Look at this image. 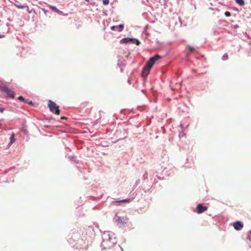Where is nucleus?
Masks as SVG:
<instances>
[{
  "label": "nucleus",
  "instance_id": "nucleus-21",
  "mask_svg": "<svg viewBox=\"0 0 251 251\" xmlns=\"http://www.w3.org/2000/svg\"><path fill=\"white\" fill-rule=\"evenodd\" d=\"M188 49L189 50L190 52L193 51L194 50L193 48H192V47H190L189 46H188Z\"/></svg>",
  "mask_w": 251,
  "mask_h": 251
},
{
  "label": "nucleus",
  "instance_id": "nucleus-23",
  "mask_svg": "<svg viewBox=\"0 0 251 251\" xmlns=\"http://www.w3.org/2000/svg\"><path fill=\"white\" fill-rule=\"evenodd\" d=\"M5 36L4 35H0V38H4Z\"/></svg>",
  "mask_w": 251,
  "mask_h": 251
},
{
  "label": "nucleus",
  "instance_id": "nucleus-22",
  "mask_svg": "<svg viewBox=\"0 0 251 251\" xmlns=\"http://www.w3.org/2000/svg\"><path fill=\"white\" fill-rule=\"evenodd\" d=\"M4 108L2 107H0V112L3 113L4 112Z\"/></svg>",
  "mask_w": 251,
  "mask_h": 251
},
{
  "label": "nucleus",
  "instance_id": "nucleus-15",
  "mask_svg": "<svg viewBox=\"0 0 251 251\" xmlns=\"http://www.w3.org/2000/svg\"><path fill=\"white\" fill-rule=\"evenodd\" d=\"M15 6L17 8H20V9H23V8H25L27 7L26 5H18V4H15Z\"/></svg>",
  "mask_w": 251,
  "mask_h": 251
},
{
  "label": "nucleus",
  "instance_id": "nucleus-14",
  "mask_svg": "<svg viewBox=\"0 0 251 251\" xmlns=\"http://www.w3.org/2000/svg\"><path fill=\"white\" fill-rule=\"evenodd\" d=\"M236 2L241 6H243L245 4L244 0H235Z\"/></svg>",
  "mask_w": 251,
  "mask_h": 251
},
{
  "label": "nucleus",
  "instance_id": "nucleus-19",
  "mask_svg": "<svg viewBox=\"0 0 251 251\" xmlns=\"http://www.w3.org/2000/svg\"><path fill=\"white\" fill-rule=\"evenodd\" d=\"M225 15L226 17H229L231 16V14L229 12H228V11H226L225 13Z\"/></svg>",
  "mask_w": 251,
  "mask_h": 251
},
{
  "label": "nucleus",
  "instance_id": "nucleus-3",
  "mask_svg": "<svg viewBox=\"0 0 251 251\" xmlns=\"http://www.w3.org/2000/svg\"><path fill=\"white\" fill-rule=\"evenodd\" d=\"M0 91L2 93H5L6 94H12L13 92L7 85L0 80Z\"/></svg>",
  "mask_w": 251,
  "mask_h": 251
},
{
  "label": "nucleus",
  "instance_id": "nucleus-1",
  "mask_svg": "<svg viewBox=\"0 0 251 251\" xmlns=\"http://www.w3.org/2000/svg\"><path fill=\"white\" fill-rule=\"evenodd\" d=\"M162 57L158 54L154 55L150 58L149 61L147 62L146 66L144 67L142 72V75L144 77H146L149 74L151 69L152 67L155 63L156 61L161 59Z\"/></svg>",
  "mask_w": 251,
  "mask_h": 251
},
{
  "label": "nucleus",
  "instance_id": "nucleus-12",
  "mask_svg": "<svg viewBox=\"0 0 251 251\" xmlns=\"http://www.w3.org/2000/svg\"><path fill=\"white\" fill-rule=\"evenodd\" d=\"M132 43L135 44L137 45H139L140 43L139 40L136 39H131V40L130 41Z\"/></svg>",
  "mask_w": 251,
  "mask_h": 251
},
{
  "label": "nucleus",
  "instance_id": "nucleus-20",
  "mask_svg": "<svg viewBox=\"0 0 251 251\" xmlns=\"http://www.w3.org/2000/svg\"><path fill=\"white\" fill-rule=\"evenodd\" d=\"M6 99H13L14 98V95H7L6 96Z\"/></svg>",
  "mask_w": 251,
  "mask_h": 251
},
{
  "label": "nucleus",
  "instance_id": "nucleus-25",
  "mask_svg": "<svg viewBox=\"0 0 251 251\" xmlns=\"http://www.w3.org/2000/svg\"><path fill=\"white\" fill-rule=\"evenodd\" d=\"M85 1H87V2H89V0H85Z\"/></svg>",
  "mask_w": 251,
  "mask_h": 251
},
{
  "label": "nucleus",
  "instance_id": "nucleus-7",
  "mask_svg": "<svg viewBox=\"0 0 251 251\" xmlns=\"http://www.w3.org/2000/svg\"><path fill=\"white\" fill-rule=\"evenodd\" d=\"M18 100L21 101H23L25 103H28L30 105H32V101H28L27 99H25L24 97L22 96H20L18 97Z\"/></svg>",
  "mask_w": 251,
  "mask_h": 251
},
{
  "label": "nucleus",
  "instance_id": "nucleus-13",
  "mask_svg": "<svg viewBox=\"0 0 251 251\" xmlns=\"http://www.w3.org/2000/svg\"><path fill=\"white\" fill-rule=\"evenodd\" d=\"M132 43L135 44L137 45H139L140 43L139 40L136 39H131V40L130 41Z\"/></svg>",
  "mask_w": 251,
  "mask_h": 251
},
{
  "label": "nucleus",
  "instance_id": "nucleus-26",
  "mask_svg": "<svg viewBox=\"0 0 251 251\" xmlns=\"http://www.w3.org/2000/svg\"><path fill=\"white\" fill-rule=\"evenodd\" d=\"M250 234H251V230H250Z\"/></svg>",
  "mask_w": 251,
  "mask_h": 251
},
{
  "label": "nucleus",
  "instance_id": "nucleus-16",
  "mask_svg": "<svg viewBox=\"0 0 251 251\" xmlns=\"http://www.w3.org/2000/svg\"><path fill=\"white\" fill-rule=\"evenodd\" d=\"M222 59L223 60H227L228 59V54L227 53L224 54L222 57Z\"/></svg>",
  "mask_w": 251,
  "mask_h": 251
},
{
  "label": "nucleus",
  "instance_id": "nucleus-18",
  "mask_svg": "<svg viewBox=\"0 0 251 251\" xmlns=\"http://www.w3.org/2000/svg\"><path fill=\"white\" fill-rule=\"evenodd\" d=\"M103 4L105 5L108 4L109 1V0H102Z\"/></svg>",
  "mask_w": 251,
  "mask_h": 251
},
{
  "label": "nucleus",
  "instance_id": "nucleus-9",
  "mask_svg": "<svg viewBox=\"0 0 251 251\" xmlns=\"http://www.w3.org/2000/svg\"><path fill=\"white\" fill-rule=\"evenodd\" d=\"M50 8L59 15H62L63 13L62 11H60L55 6H50Z\"/></svg>",
  "mask_w": 251,
  "mask_h": 251
},
{
  "label": "nucleus",
  "instance_id": "nucleus-6",
  "mask_svg": "<svg viewBox=\"0 0 251 251\" xmlns=\"http://www.w3.org/2000/svg\"><path fill=\"white\" fill-rule=\"evenodd\" d=\"M124 27V25L123 24L120 25L119 26H117L115 25H113L111 27V29L112 30H115L116 29H118L119 31H121L123 30Z\"/></svg>",
  "mask_w": 251,
  "mask_h": 251
},
{
  "label": "nucleus",
  "instance_id": "nucleus-24",
  "mask_svg": "<svg viewBox=\"0 0 251 251\" xmlns=\"http://www.w3.org/2000/svg\"><path fill=\"white\" fill-rule=\"evenodd\" d=\"M61 119H66V118L65 117H61Z\"/></svg>",
  "mask_w": 251,
  "mask_h": 251
},
{
  "label": "nucleus",
  "instance_id": "nucleus-17",
  "mask_svg": "<svg viewBox=\"0 0 251 251\" xmlns=\"http://www.w3.org/2000/svg\"><path fill=\"white\" fill-rule=\"evenodd\" d=\"M130 201V199H125L120 201H118V202H128Z\"/></svg>",
  "mask_w": 251,
  "mask_h": 251
},
{
  "label": "nucleus",
  "instance_id": "nucleus-4",
  "mask_svg": "<svg viewBox=\"0 0 251 251\" xmlns=\"http://www.w3.org/2000/svg\"><path fill=\"white\" fill-rule=\"evenodd\" d=\"M207 207L205 206H203L201 204H199L197 206L198 209V213L201 214L202 212H204L207 210Z\"/></svg>",
  "mask_w": 251,
  "mask_h": 251
},
{
  "label": "nucleus",
  "instance_id": "nucleus-10",
  "mask_svg": "<svg viewBox=\"0 0 251 251\" xmlns=\"http://www.w3.org/2000/svg\"><path fill=\"white\" fill-rule=\"evenodd\" d=\"M119 222H122L123 223H126L128 221V218L127 217L125 218H120L119 219Z\"/></svg>",
  "mask_w": 251,
  "mask_h": 251
},
{
  "label": "nucleus",
  "instance_id": "nucleus-2",
  "mask_svg": "<svg viewBox=\"0 0 251 251\" xmlns=\"http://www.w3.org/2000/svg\"><path fill=\"white\" fill-rule=\"evenodd\" d=\"M48 107L50 112L54 114L59 115L60 112L59 110V107L56 103L51 100L48 101Z\"/></svg>",
  "mask_w": 251,
  "mask_h": 251
},
{
  "label": "nucleus",
  "instance_id": "nucleus-8",
  "mask_svg": "<svg viewBox=\"0 0 251 251\" xmlns=\"http://www.w3.org/2000/svg\"><path fill=\"white\" fill-rule=\"evenodd\" d=\"M131 38H125L122 39L120 41V43H123V44H126V43H128L130 42L131 41Z\"/></svg>",
  "mask_w": 251,
  "mask_h": 251
},
{
  "label": "nucleus",
  "instance_id": "nucleus-5",
  "mask_svg": "<svg viewBox=\"0 0 251 251\" xmlns=\"http://www.w3.org/2000/svg\"><path fill=\"white\" fill-rule=\"evenodd\" d=\"M233 226L236 230H240L242 229L243 225L240 221H237L233 223Z\"/></svg>",
  "mask_w": 251,
  "mask_h": 251
},
{
  "label": "nucleus",
  "instance_id": "nucleus-11",
  "mask_svg": "<svg viewBox=\"0 0 251 251\" xmlns=\"http://www.w3.org/2000/svg\"><path fill=\"white\" fill-rule=\"evenodd\" d=\"M16 140L14 138V134L13 133V134L11 135V137H10V144H12L15 142V141Z\"/></svg>",
  "mask_w": 251,
  "mask_h": 251
}]
</instances>
